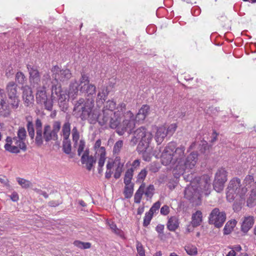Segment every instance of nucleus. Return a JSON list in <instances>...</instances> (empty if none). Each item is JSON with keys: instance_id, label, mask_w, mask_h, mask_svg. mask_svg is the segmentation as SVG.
Returning <instances> with one entry per match:
<instances>
[{"instance_id": "nucleus-1", "label": "nucleus", "mask_w": 256, "mask_h": 256, "mask_svg": "<svg viewBox=\"0 0 256 256\" xmlns=\"http://www.w3.org/2000/svg\"><path fill=\"white\" fill-rule=\"evenodd\" d=\"M94 98H88L85 101L80 98L74 104V110H82L80 118L82 120H88L90 124L98 122L101 126L108 124L112 129L116 128V132L122 136L125 132L130 134L135 127L134 115L130 111L126 112V104L120 103L116 108V102L113 100H108L102 109V114H100L96 108L94 109Z\"/></svg>"}, {"instance_id": "nucleus-2", "label": "nucleus", "mask_w": 256, "mask_h": 256, "mask_svg": "<svg viewBox=\"0 0 256 256\" xmlns=\"http://www.w3.org/2000/svg\"><path fill=\"white\" fill-rule=\"evenodd\" d=\"M152 138V134L146 130L144 127H140L136 130L134 133V136L131 140V143L136 145L138 140L140 142L137 147L138 152L142 154L144 160L150 161L152 155V148L149 146Z\"/></svg>"}, {"instance_id": "nucleus-3", "label": "nucleus", "mask_w": 256, "mask_h": 256, "mask_svg": "<svg viewBox=\"0 0 256 256\" xmlns=\"http://www.w3.org/2000/svg\"><path fill=\"white\" fill-rule=\"evenodd\" d=\"M36 137L35 143L38 146L43 144L44 140L48 142L50 141L56 140L58 136H56L51 130V126L49 124H45L42 130V124L39 118H37L35 122Z\"/></svg>"}, {"instance_id": "nucleus-4", "label": "nucleus", "mask_w": 256, "mask_h": 256, "mask_svg": "<svg viewBox=\"0 0 256 256\" xmlns=\"http://www.w3.org/2000/svg\"><path fill=\"white\" fill-rule=\"evenodd\" d=\"M248 191V188L242 187L240 180L238 178H234L229 182L226 191L227 200L231 202L238 195L240 197L244 196Z\"/></svg>"}, {"instance_id": "nucleus-5", "label": "nucleus", "mask_w": 256, "mask_h": 256, "mask_svg": "<svg viewBox=\"0 0 256 256\" xmlns=\"http://www.w3.org/2000/svg\"><path fill=\"white\" fill-rule=\"evenodd\" d=\"M198 155L196 153L192 152L186 158H185L182 163L175 166V174H182L183 177L187 173L191 172L196 166Z\"/></svg>"}, {"instance_id": "nucleus-6", "label": "nucleus", "mask_w": 256, "mask_h": 256, "mask_svg": "<svg viewBox=\"0 0 256 256\" xmlns=\"http://www.w3.org/2000/svg\"><path fill=\"white\" fill-rule=\"evenodd\" d=\"M192 174V186H194L200 192L201 195L202 194L208 195L210 194V190L211 187V180L210 176L207 174L203 175L201 176L194 177Z\"/></svg>"}, {"instance_id": "nucleus-7", "label": "nucleus", "mask_w": 256, "mask_h": 256, "mask_svg": "<svg viewBox=\"0 0 256 256\" xmlns=\"http://www.w3.org/2000/svg\"><path fill=\"white\" fill-rule=\"evenodd\" d=\"M6 142L4 146V148L12 153H18L20 150L25 151L26 149L25 142L16 136L13 138L10 136L7 137Z\"/></svg>"}, {"instance_id": "nucleus-8", "label": "nucleus", "mask_w": 256, "mask_h": 256, "mask_svg": "<svg viewBox=\"0 0 256 256\" xmlns=\"http://www.w3.org/2000/svg\"><path fill=\"white\" fill-rule=\"evenodd\" d=\"M6 90L12 108L13 109H16L20 102L18 85L14 82H10L7 84Z\"/></svg>"}, {"instance_id": "nucleus-9", "label": "nucleus", "mask_w": 256, "mask_h": 256, "mask_svg": "<svg viewBox=\"0 0 256 256\" xmlns=\"http://www.w3.org/2000/svg\"><path fill=\"white\" fill-rule=\"evenodd\" d=\"M226 220V214L224 211L220 210L218 208H214L208 216V222L215 227H222Z\"/></svg>"}, {"instance_id": "nucleus-10", "label": "nucleus", "mask_w": 256, "mask_h": 256, "mask_svg": "<svg viewBox=\"0 0 256 256\" xmlns=\"http://www.w3.org/2000/svg\"><path fill=\"white\" fill-rule=\"evenodd\" d=\"M176 128V124H171L168 128L164 126L158 128L154 136V139L158 144H160L167 136H172L175 132Z\"/></svg>"}, {"instance_id": "nucleus-11", "label": "nucleus", "mask_w": 256, "mask_h": 256, "mask_svg": "<svg viewBox=\"0 0 256 256\" xmlns=\"http://www.w3.org/2000/svg\"><path fill=\"white\" fill-rule=\"evenodd\" d=\"M80 90L82 92L85 93L88 96H92L94 98L96 94V87L94 84L90 83L88 76L84 74H82L80 79Z\"/></svg>"}, {"instance_id": "nucleus-12", "label": "nucleus", "mask_w": 256, "mask_h": 256, "mask_svg": "<svg viewBox=\"0 0 256 256\" xmlns=\"http://www.w3.org/2000/svg\"><path fill=\"white\" fill-rule=\"evenodd\" d=\"M184 179L186 181L190 182V184L185 188L184 197L189 200L200 199L202 195L196 188L192 186V173H190V174H185L184 176Z\"/></svg>"}, {"instance_id": "nucleus-13", "label": "nucleus", "mask_w": 256, "mask_h": 256, "mask_svg": "<svg viewBox=\"0 0 256 256\" xmlns=\"http://www.w3.org/2000/svg\"><path fill=\"white\" fill-rule=\"evenodd\" d=\"M52 78L56 84H58V82L68 81L72 76V74L69 69L61 70L57 66L52 67Z\"/></svg>"}, {"instance_id": "nucleus-14", "label": "nucleus", "mask_w": 256, "mask_h": 256, "mask_svg": "<svg viewBox=\"0 0 256 256\" xmlns=\"http://www.w3.org/2000/svg\"><path fill=\"white\" fill-rule=\"evenodd\" d=\"M227 180V172L222 168L219 169L215 174L213 186L214 190L220 192L224 188V184Z\"/></svg>"}, {"instance_id": "nucleus-15", "label": "nucleus", "mask_w": 256, "mask_h": 256, "mask_svg": "<svg viewBox=\"0 0 256 256\" xmlns=\"http://www.w3.org/2000/svg\"><path fill=\"white\" fill-rule=\"evenodd\" d=\"M154 185L150 184L146 188L145 184L142 183L134 194V202L139 204L140 202L142 196L144 194L146 197L151 198L154 194Z\"/></svg>"}, {"instance_id": "nucleus-16", "label": "nucleus", "mask_w": 256, "mask_h": 256, "mask_svg": "<svg viewBox=\"0 0 256 256\" xmlns=\"http://www.w3.org/2000/svg\"><path fill=\"white\" fill-rule=\"evenodd\" d=\"M36 102L38 104H43L45 108L51 111L53 107V101L48 99L44 88H40L38 90L36 96Z\"/></svg>"}, {"instance_id": "nucleus-17", "label": "nucleus", "mask_w": 256, "mask_h": 256, "mask_svg": "<svg viewBox=\"0 0 256 256\" xmlns=\"http://www.w3.org/2000/svg\"><path fill=\"white\" fill-rule=\"evenodd\" d=\"M176 147L175 144L170 142L164 148L160 155L162 163L167 166L172 162L174 163L173 150Z\"/></svg>"}, {"instance_id": "nucleus-18", "label": "nucleus", "mask_w": 256, "mask_h": 256, "mask_svg": "<svg viewBox=\"0 0 256 256\" xmlns=\"http://www.w3.org/2000/svg\"><path fill=\"white\" fill-rule=\"evenodd\" d=\"M52 84L51 99L52 101L54 100H58L60 102H65L68 98L67 94L65 92L62 90L60 84L56 83L54 82H52Z\"/></svg>"}, {"instance_id": "nucleus-19", "label": "nucleus", "mask_w": 256, "mask_h": 256, "mask_svg": "<svg viewBox=\"0 0 256 256\" xmlns=\"http://www.w3.org/2000/svg\"><path fill=\"white\" fill-rule=\"evenodd\" d=\"M28 73L30 82L34 86H38L40 82V76L36 67L30 64L26 66Z\"/></svg>"}, {"instance_id": "nucleus-20", "label": "nucleus", "mask_w": 256, "mask_h": 256, "mask_svg": "<svg viewBox=\"0 0 256 256\" xmlns=\"http://www.w3.org/2000/svg\"><path fill=\"white\" fill-rule=\"evenodd\" d=\"M244 187L250 186L252 187L250 198L248 202H252L256 199V182H254V177L252 176H247L244 181Z\"/></svg>"}, {"instance_id": "nucleus-21", "label": "nucleus", "mask_w": 256, "mask_h": 256, "mask_svg": "<svg viewBox=\"0 0 256 256\" xmlns=\"http://www.w3.org/2000/svg\"><path fill=\"white\" fill-rule=\"evenodd\" d=\"M185 148L180 146V147L174 148L173 150L174 167L175 170V166L182 163L185 158L184 155Z\"/></svg>"}, {"instance_id": "nucleus-22", "label": "nucleus", "mask_w": 256, "mask_h": 256, "mask_svg": "<svg viewBox=\"0 0 256 256\" xmlns=\"http://www.w3.org/2000/svg\"><path fill=\"white\" fill-rule=\"evenodd\" d=\"M6 97L4 90L0 88V114L4 117L8 116L10 114L8 106L6 103Z\"/></svg>"}, {"instance_id": "nucleus-23", "label": "nucleus", "mask_w": 256, "mask_h": 256, "mask_svg": "<svg viewBox=\"0 0 256 256\" xmlns=\"http://www.w3.org/2000/svg\"><path fill=\"white\" fill-rule=\"evenodd\" d=\"M22 98L26 106H30L33 104L34 96L30 87L26 86L22 87Z\"/></svg>"}, {"instance_id": "nucleus-24", "label": "nucleus", "mask_w": 256, "mask_h": 256, "mask_svg": "<svg viewBox=\"0 0 256 256\" xmlns=\"http://www.w3.org/2000/svg\"><path fill=\"white\" fill-rule=\"evenodd\" d=\"M254 222V218L252 216H246L240 220V230L244 234H246L252 228Z\"/></svg>"}, {"instance_id": "nucleus-25", "label": "nucleus", "mask_w": 256, "mask_h": 256, "mask_svg": "<svg viewBox=\"0 0 256 256\" xmlns=\"http://www.w3.org/2000/svg\"><path fill=\"white\" fill-rule=\"evenodd\" d=\"M81 162L86 165L88 170H90L96 162V158L92 156H90L88 151L86 150L82 156Z\"/></svg>"}, {"instance_id": "nucleus-26", "label": "nucleus", "mask_w": 256, "mask_h": 256, "mask_svg": "<svg viewBox=\"0 0 256 256\" xmlns=\"http://www.w3.org/2000/svg\"><path fill=\"white\" fill-rule=\"evenodd\" d=\"M114 164L116 169L114 176L116 179H118L120 178L123 172L124 162L121 161L120 156H116L114 160Z\"/></svg>"}, {"instance_id": "nucleus-27", "label": "nucleus", "mask_w": 256, "mask_h": 256, "mask_svg": "<svg viewBox=\"0 0 256 256\" xmlns=\"http://www.w3.org/2000/svg\"><path fill=\"white\" fill-rule=\"evenodd\" d=\"M78 86L79 84L76 80L72 81L70 84L68 94H67L68 98H72V100L75 99L78 95Z\"/></svg>"}, {"instance_id": "nucleus-28", "label": "nucleus", "mask_w": 256, "mask_h": 256, "mask_svg": "<svg viewBox=\"0 0 256 256\" xmlns=\"http://www.w3.org/2000/svg\"><path fill=\"white\" fill-rule=\"evenodd\" d=\"M179 224L178 218L176 216H172L168 218L166 226L169 230L174 232L179 227Z\"/></svg>"}, {"instance_id": "nucleus-29", "label": "nucleus", "mask_w": 256, "mask_h": 256, "mask_svg": "<svg viewBox=\"0 0 256 256\" xmlns=\"http://www.w3.org/2000/svg\"><path fill=\"white\" fill-rule=\"evenodd\" d=\"M149 112L150 106L146 104L143 105L140 109L138 112L136 116V119L138 121L144 120L148 115Z\"/></svg>"}, {"instance_id": "nucleus-30", "label": "nucleus", "mask_w": 256, "mask_h": 256, "mask_svg": "<svg viewBox=\"0 0 256 256\" xmlns=\"http://www.w3.org/2000/svg\"><path fill=\"white\" fill-rule=\"evenodd\" d=\"M192 224L194 227L200 226L202 222V214L200 210H197L192 215Z\"/></svg>"}, {"instance_id": "nucleus-31", "label": "nucleus", "mask_w": 256, "mask_h": 256, "mask_svg": "<svg viewBox=\"0 0 256 256\" xmlns=\"http://www.w3.org/2000/svg\"><path fill=\"white\" fill-rule=\"evenodd\" d=\"M70 123L68 120H66L62 126L61 131V135L63 137V139L68 140L70 138Z\"/></svg>"}, {"instance_id": "nucleus-32", "label": "nucleus", "mask_w": 256, "mask_h": 256, "mask_svg": "<svg viewBox=\"0 0 256 256\" xmlns=\"http://www.w3.org/2000/svg\"><path fill=\"white\" fill-rule=\"evenodd\" d=\"M26 128L28 135L32 140L34 139L35 136V130L34 124L32 120V117L28 116L26 118Z\"/></svg>"}, {"instance_id": "nucleus-33", "label": "nucleus", "mask_w": 256, "mask_h": 256, "mask_svg": "<svg viewBox=\"0 0 256 256\" xmlns=\"http://www.w3.org/2000/svg\"><path fill=\"white\" fill-rule=\"evenodd\" d=\"M107 90L102 89L99 91L97 94L96 102L98 105L102 104L106 99L108 95Z\"/></svg>"}, {"instance_id": "nucleus-34", "label": "nucleus", "mask_w": 256, "mask_h": 256, "mask_svg": "<svg viewBox=\"0 0 256 256\" xmlns=\"http://www.w3.org/2000/svg\"><path fill=\"white\" fill-rule=\"evenodd\" d=\"M133 176L134 174H132V170L131 169H128L124 174V185L134 184L132 182Z\"/></svg>"}, {"instance_id": "nucleus-35", "label": "nucleus", "mask_w": 256, "mask_h": 256, "mask_svg": "<svg viewBox=\"0 0 256 256\" xmlns=\"http://www.w3.org/2000/svg\"><path fill=\"white\" fill-rule=\"evenodd\" d=\"M134 184L124 185V194L126 198H129L132 196Z\"/></svg>"}, {"instance_id": "nucleus-36", "label": "nucleus", "mask_w": 256, "mask_h": 256, "mask_svg": "<svg viewBox=\"0 0 256 256\" xmlns=\"http://www.w3.org/2000/svg\"><path fill=\"white\" fill-rule=\"evenodd\" d=\"M62 150L66 154H70L72 151L71 142L70 138L68 140L63 139Z\"/></svg>"}, {"instance_id": "nucleus-37", "label": "nucleus", "mask_w": 256, "mask_h": 256, "mask_svg": "<svg viewBox=\"0 0 256 256\" xmlns=\"http://www.w3.org/2000/svg\"><path fill=\"white\" fill-rule=\"evenodd\" d=\"M236 222L235 220L228 221L225 225L224 228V234H228L230 233L233 228L236 226Z\"/></svg>"}, {"instance_id": "nucleus-38", "label": "nucleus", "mask_w": 256, "mask_h": 256, "mask_svg": "<svg viewBox=\"0 0 256 256\" xmlns=\"http://www.w3.org/2000/svg\"><path fill=\"white\" fill-rule=\"evenodd\" d=\"M184 250L188 255L195 256L198 254V250L196 246L188 244L185 246Z\"/></svg>"}, {"instance_id": "nucleus-39", "label": "nucleus", "mask_w": 256, "mask_h": 256, "mask_svg": "<svg viewBox=\"0 0 256 256\" xmlns=\"http://www.w3.org/2000/svg\"><path fill=\"white\" fill-rule=\"evenodd\" d=\"M98 152H100L99 154H96V156L98 158V166H104L106 160V152H103V149Z\"/></svg>"}, {"instance_id": "nucleus-40", "label": "nucleus", "mask_w": 256, "mask_h": 256, "mask_svg": "<svg viewBox=\"0 0 256 256\" xmlns=\"http://www.w3.org/2000/svg\"><path fill=\"white\" fill-rule=\"evenodd\" d=\"M72 140L74 142V145H77L78 144V141L80 138V133L76 126L73 127L72 131Z\"/></svg>"}, {"instance_id": "nucleus-41", "label": "nucleus", "mask_w": 256, "mask_h": 256, "mask_svg": "<svg viewBox=\"0 0 256 256\" xmlns=\"http://www.w3.org/2000/svg\"><path fill=\"white\" fill-rule=\"evenodd\" d=\"M74 244L81 249H88L90 248L91 244L88 242H82L80 240H76L74 242Z\"/></svg>"}, {"instance_id": "nucleus-42", "label": "nucleus", "mask_w": 256, "mask_h": 256, "mask_svg": "<svg viewBox=\"0 0 256 256\" xmlns=\"http://www.w3.org/2000/svg\"><path fill=\"white\" fill-rule=\"evenodd\" d=\"M17 136L16 138H18L20 140L25 142L26 136V130L24 127L19 128L17 132Z\"/></svg>"}, {"instance_id": "nucleus-43", "label": "nucleus", "mask_w": 256, "mask_h": 256, "mask_svg": "<svg viewBox=\"0 0 256 256\" xmlns=\"http://www.w3.org/2000/svg\"><path fill=\"white\" fill-rule=\"evenodd\" d=\"M61 128V122L59 120H54L52 124V128L51 130L54 133L56 136H58V132H59Z\"/></svg>"}, {"instance_id": "nucleus-44", "label": "nucleus", "mask_w": 256, "mask_h": 256, "mask_svg": "<svg viewBox=\"0 0 256 256\" xmlns=\"http://www.w3.org/2000/svg\"><path fill=\"white\" fill-rule=\"evenodd\" d=\"M123 146L122 140H120L116 142L113 148V153L114 154H118L120 152L121 148Z\"/></svg>"}, {"instance_id": "nucleus-45", "label": "nucleus", "mask_w": 256, "mask_h": 256, "mask_svg": "<svg viewBox=\"0 0 256 256\" xmlns=\"http://www.w3.org/2000/svg\"><path fill=\"white\" fill-rule=\"evenodd\" d=\"M17 182L23 188H26L32 186V183L30 181L24 178H17Z\"/></svg>"}, {"instance_id": "nucleus-46", "label": "nucleus", "mask_w": 256, "mask_h": 256, "mask_svg": "<svg viewBox=\"0 0 256 256\" xmlns=\"http://www.w3.org/2000/svg\"><path fill=\"white\" fill-rule=\"evenodd\" d=\"M16 80L20 84H24L26 80V78L24 73L21 72H19L16 74Z\"/></svg>"}, {"instance_id": "nucleus-47", "label": "nucleus", "mask_w": 256, "mask_h": 256, "mask_svg": "<svg viewBox=\"0 0 256 256\" xmlns=\"http://www.w3.org/2000/svg\"><path fill=\"white\" fill-rule=\"evenodd\" d=\"M153 215L150 212H147L145 214V216L144 218L143 226H147L150 224Z\"/></svg>"}, {"instance_id": "nucleus-48", "label": "nucleus", "mask_w": 256, "mask_h": 256, "mask_svg": "<svg viewBox=\"0 0 256 256\" xmlns=\"http://www.w3.org/2000/svg\"><path fill=\"white\" fill-rule=\"evenodd\" d=\"M100 146H101V140L100 139H98L94 145V150L96 152V154H100V152H98L99 151L100 152V150H101V149H103V150H104L103 152H106V149H105L104 147Z\"/></svg>"}, {"instance_id": "nucleus-49", "label": "nucleus", "mask_w": 256, "mask_h": 256, "mask_svg": "<svg viewBox=\"0 0 256 256\" xmlns=\"http://www.w3.org/2000/svg\"><path fill=\"white\" fill-rule=\"evenodd\" d=\"M136 250L140 256H145V252L142 244L136 242Z\"/></svg>"}, {"instance_id": "nucleus-50", "label": "nucleus", "mask_w": 256, "mask_h": 256, "mask_svg": "<svg viewBox=\"0 0 256 256\" xmlns=\"http://www.w3.org/2000/svg\"><path fill=\"white\" fill-rule=\"evenodd\" d=\"M160 202H156L153 204V206L149 210L148 212L154 214V213L156 212L158 210V209L160 208Z\"/></svg>"}, {"instance_id": "nucleus-51", "label": "nucleus", "mask_w": 256, "mask_h": 256, "mask_svg": "<svg viewBox=\"0 0 256 256\" xmlns=\"http://www.w3.org/2000/svg\"><path fill=\"white\" fill-rule=\"evenodd\" d=\"M110 228L116 234H120L122 230L118 228L116 224L113 222H108Z\"/></svg>"}, {"instance_id": "nucleus-52", "label": "nucleus", "mask_w": 256, "mask_h": 256, "mask_svg": "<svg viewBox=\"0 0 256 256\" xmlns=\"http://www.w3.org/2000/svg\"><path fill=\"white\" fill-rule=\"evenodd\" d=\"M85 147V142L84 140H80L79 144H78V155L80 156L82 153L84 152V148Z\"/></svg>"}, {"instance_id": "nucleus-53", "label": "nucleus", "mask_w": 256, "mask_h": 256, "mask_svg": "<svg viewBox=\"0 0 256 256\" xmlns=\"http://www.w3.org/2000/svg\"><path fill=\"white\" fill-rule=\"evenodd\" d=\"M140 161L138 160H134L132 163V166L129 169L132 170V174H134V172L140 166Z\"/></svg>"}, {"instance_id": "nucleus-54", "label": "nucleus", "mask_w": 256, "mask_h": 256, "mask_svg": "<svg viewBox=\"0 0 256 256\" xmlns=\"http://www.w3.org/2000/svg\"><path fill=\"white\" fill-rule=\"evenodd\" d=\"M147 174V172L145 169L142 170L138 176V180H143Z\"/></svg>"}, {"instance_id": "nucleus-55", "label": "nucleus", "mask_w": 256, "mask_h": 256, "mask_svg": "<svg viewBox=\"0 0 256 256\" xmlns=\"http://www.w3.org/2000/svg\"><path fill=\"white\" fill-rule=\"evenodd\" d=\"M169 212V207L166 205L160 208V214L162 215L166 216L168 214Z\"/></svg>"}, {"instance_id": "nucleus-56", "label": "nucleus", "mask_w": 256, "mask_h": 256, "mask_svg": "<svg viewBox=\"0 0 256 256\" xmlns=\"http://www.w3.org/2000/svg\"><path fill=\"white\" fill-rule=\"evenodd\" d=\"M10 199L12 200L13 202H17L19 199V197H18V193L15 192H14L12 193V194L10 196Z\"/></svg>"}, {"instance_id": "nucleus-57", "label": "nucleus", "mask_w": 256, "mask_h": 256, "mask_svg": "<svg viewBox=\"0 0 256 256\" xmlns=\"http://www.w3.org/2000/svg\"><path fill=\"white\" fill-rule=\"evenodd\" d=\"M164 230V226L163 224H158L156 228V231L160 234H163Z\"/></svg>"}, {"instance_id": "nucleus-58", "label": "nucleus", "mask_w": 256, "mask_h": 256, "mask_svg": "<svg viewBox=\"0 0 256 256\" xmlns=\"http://www.w3.org/2000/svg\"><path fill=\"white\" fill-rule=\"evenodd\" d=\"M0 182L5 185H7L8 183V180L7 178L2 175H0Z\"/></svg>"}, {"instance_id": "nucleus-59", "label": "nucleus", "mask_w": 256, "mask_h": 256, "mask_svg": "<svg viewBox=\"0 0 256 256\" xmlns=\"http://www.w3.org/2000/svg\"><path fill=\"white\" fill-rule=\"evenodd\" d=\"M112 174V170H108L106 169V171L105 174L106 178L107 179H109L111 177Z\"/></svg>"}, {"instance_id": "nucleus-60", "label": "nucleus", "mask_w": 256, "mask_h": 256, "mask_svg": "<svg viewBox=\"0 0 256 256\" xmlns=\"http://www.w3.org/2000/svg\"><path fill=\"white\" fill-rule=\"evenodd\" d=\"M114 166V162H108L106 164V169L108 170H112Z\"/></svg>"}, {"instance_id": "nucleus-61", "label": "nucleus", "mask_w": 256, "mask_h": 256, "mask_svg": "<svg viewBox=\"0 0 256 256\" xmlns=\"http://www.w3.org/2000/svg\"><path fill=\"white\" fill-rule=\"evenodd\" d=\"M232 250H234L235 252H240L242 250V247L240 245L235 246L232 248H230Z\"/></svg>"}, {"instance_id": "nucleus-62", "label": "nucleus", "mask_w": 256, "mask_h": 256, "mask_svg": "<svg viewBox=\"0 0 256 256\" xmlns=\"http://www.w3.org/2000/svg\"><path fill=\"white\" fill-rule=\"evenodd\" d=\"M226 256H236V252L234 250H232L228 252Z\"/></svg>"}, {"instance_id": "nucleus-63", "label": "nucleus", "mask_w": 256, "mask_h": 256, "mask_svg": "<svg viewBox=\"0 0 256 256\" xmlns=\"http://www.w3.org/2000/svg\"><path fill=\"white\" fill-rule=\"evenodd\" d=\"M78 204L84 207L86 206V203L82 200H79Z\"/></svg>"}, {"instance_id": "nucleus-64", "label": "nucleus", "mask_w": 256, "mask_h": 256, "mask_svg": "<svg viewBox=\"0 0 256 256\" xmlns=\"http://www.w3.org/2000/svg\"><path fill=\"white\" fill-rule=\"evenodd\" d=\"M40 194L41 195L43 196L46 198H48V194H46V192H41Z\"/></svg>"}]
</instances>
